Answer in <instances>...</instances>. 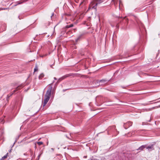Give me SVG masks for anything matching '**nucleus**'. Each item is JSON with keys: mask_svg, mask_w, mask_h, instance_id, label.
Masks as SVG:
<instances>
[{"mask_svg": "<svg viewBox=\"0 0 160 160\" xmlns=\"http://www.w3.org/2000/svg\"><path fill=\"white\" fill-rule=\"evenodd\" d=\"M52 87H50L47 91L45 96L43 106H45L49 100L51 96Z\"/></svg>", "mask_w": 160, "mask_h": 160, "instance_id": "nucleus-1", "label": "nucleus"}, {"mask_svg": "<svg viewBox=\"0 0 160 160\" xmlns=\"http://www.w3.org/2000/svg\"><path fill=\"white\" fill-rule=\"evenodd\" d=\"M102 2V0H93L90 4L88 10L91 9H94L96 10L97 4L101 3Z\"/></svg>", "mask_w": 160, "mask_h": 160, "instance_id": "nucleus-2", "label": "nucleus"}, {"mask_svg": "<svg viewBox=\"0 0 160 160\" xmlns=\"http://www.w3.org/2000/svg\"><path fill=\"white\" fill-rule=\"evenodd\" d=\"M69 76L68 75V74H67V75H65L64 76H63L62 77L58 79V81H57V82L58 83H59L62 80L64 79L65 78H66L68 77Z\"/></svg>", "mask_w": 160, "mask_h": 160, "instance_id": "nucleus-3", "label": "nucleus"}, {"mask_svg": "<svg viewBox=\"0 0 160 160\" xmlns=\"http://www.w3.org/2000/svg\"><path fill=\"white\" fill-rule=\"evenodd\" d=\"M147 149H148L149 151H151L152 150H154L153 147L152 145L148 146L147 147L146 146V148Z\"/></svg>", "mask_w": 160, "mask_h": 160, "instance_id": "nucleus-4", "label": "nucleus"}, {"mask_svg": "<svg viewBox=\"0 0 160 160\" xmlns=\"http://www.w3.org/2000/svg\"><path fill=\"white\" fill-rule=\"evenodd\" d=\"M146 148V146L145 145H142L138 149H137V150H143V149Z\"/></svg>", "mask_w": 160, "mask_h": 160, "instance_id": "nucleus-5", "label": "nucleus"}, {"mask_svg": "<svg viewBox=\"0 0 160 160\" xmlns=\"http://www.w3.org/2000/svg\"><path fill=\"white\" fill-rule=\"evenodd\" d=\"M44 74L43 73H41L39 76V79H42L44 77Z\"/></svg>", "mask_w": 160, "mask_h": 160, "instance_id": "nucleus-6", "label": "nucleus"}, {"mask_svg": "<svg viewBox=\"0 0 160 160\" xmlns=\"http://www.w3.org/2000/svg\"><path fill=\"white\" fill-rule=\"evenodd\" d=\"M82 35H79L77 38L75 39V41L76 42H78L81 38Z\"/></svg>", "mask_w": 160, "mask_h": 160, "instance_id": "nucleus-7", "label": "nucleus"}, {"mask_svg": "<svg viewBox=\"0 0 160 160\" xmlns=\"http://www.w3.org/2000/svg\"><path fill=\"white\" fill-rule=\"evenodd\" d=\"M38 70V68L37 65H36L34 69V72L37 71Z\"/></svg>", "mask_w": 160, "mask_h": 160, "instance_id": "nucleus-8", "label": "nucleus"}, {"mask_svg": "<svg viewBox=\"0 0 160 160\" xmlns=\"http://www.w3.org/2000/svg\"><path fill=\"white\" fill-rule=\"evenodd\" d=\"M126 124H128V125L129 127H130L132 126V122H127Z\"/></svg>", "mask_w": 160, "mask_h": 160, "instance_id": "nucleus-9", "label": "nucleus"}, {"mask_svg": "<svg viewBox=\"0 0 160 160\" xmlns=\"http://www.w3.org/2000/svg\"><path fill=\"white\" fill-rule=\"evenodd\" d=\"M8 153H7L6 155H4V156H3V157H2V160H4V159L5 158H6L7 157V156H8Z\"/></svg>", "mask_w": 160, "mask_h": 160, "instance_id": "nucleus-10", "label": "nucleus"}, {"mask_svg": "<svg viewBox=\"0 0 160 160\" xmlns=\"http://www.w3.org/2000/svg\"><path fill=\"white\" fill-rule=\"evenodd\" d=\"M73 25L72 24H71L70 25H68L67 26H66V28H70L72 27L73 26Z\"/></svg>", "mask_w": 160, "mask_h": 160, "instance_id": "nucleus-11", "label": "nucleus"}, {"mask_svg": "<svg viewBox=\"0 0 160 160\" xmlns=\"http://www.w3.org/2000/svg\"><path fill=\"white\" fill-rule=\"evenodd\" d=\"M16 3H17V4H16L15 5V6H16L18 4H20L22 3V2L19 1L18 2H17Z\"/></svg>", "mask_w": 160, "mask_h": 160, "instance_id": "nucleus-12", "label": "nucleus"}, {"mask_svg": "<svg viewBox=\"0 0 160 160\" xmlns=\"http://www.w3.org/2000/svg\"><path fill=\"white\" fill-rule=\"evenodd\" d=\"M37 143L39 146H40V145H42L43 144V143L42 142H37Z\"/></svg>", "mask_w": 160, "mask_h": 160, "instance_id": "nucleus-13", "label": "nucleus"}, {"mask_svg": "<svg viewBox=\"0 0 160 160\" xmlns=\"http://www.w3.org/2000/svg\"><path fill=\"white\" fill-rule=\"evenodd\" d=\"M19 88H20V87H19V86L17 87V88L15 90H14L13 91L14 92H15L17 90H18L19 89Z\"/></svg>", "mask_w": 160, "mask_h": 160, "instance_id": "nucleus-14", "label": "nucleus"}, {"mask_svg": "<svg viewBox=\"0 0 160 160\" xmlns=\"http://www.w3.org/2000/svg\"><path fill=\"white\" fill-rule=\"evenodd\" d=\"M106 81L105 80H100V83H102V82H106Z\"/></svg>", "mask_w": 160, "mask_h": 160, "instance_id": "nucleus-15", "label": "nucleus"}, {"mask_svg": "<svg viewBox=\"0 0 160 160\" xmlns=\"http://www.w3.org/2000/svg\"><path fill=\"white\" fill-rule=\"evenodd\" d=\"M3 119H2V118H0V122L1 123H4V122H3Z\"/></svg>", "mask_w": 160, "mask_h": 160, "instance_id": "nucleus-16", "label": "nucleus"}, {"mask_svg": "<svg viewBox=\"0 0 160 160\" xmlns=\"http://www.w3.org/2000/svg\"><path fill=\"white\" fill-rule=\"evenodd\" d=\"M78 0H75V1L77 3H78Z\"/></svg>", "mask_w": 160, "mask_h": 160, "instance_id": "nucleus-17", "label": "nucleus"}, {"mask_svg": "<svg viewBox=\"0 0 160 160\" xmlns=\"http://www.w3.org/2000/svg\"><path fill=\"white\" fill-rule=\"evenodd\" d=\"M54 79H55V80H57V78H55V77H54Z\"/></svg>", "mask_w": 160, "mask_h": 160, "instance_id": "nucleus-18", "label": "nucleus"}, {"mask_svg": "<svg viewBox=\"0 0 160 160\" xmlns=\"http://www.w3.org/2000/svg\"><path fill=\"white\" fill-rule=\"evenodd\" d=\"M84 158H87V156H84Z\"/></svg>", "mask_w": 160, "mask_h": 160, "instance_id": "nucleus-19", "label": "nucleus"}, {"mask_svg": "<svg viewBox=\"0 0 160 160\" xmlns=\"http://www.w3.org/2000/svg\"><path fill=\"white\" fill-rule=\"evenodd\" d=\"M50 67L51 68H53L52 67V65H50Z\"/></svg>", "mask_w": 160, "mask_h": 160, "instance_id": "nucleus-20", "label": "nucleus"}, {"mask_svg": "<svg viewBox=\"0 0 160 160\" xmlns=\"http://www.w3.org/2000/svg\"><path fill=\"white\" fill-rule=\"evenodd\" d=\"M18 18H19V19H20V18H19V16L18 17Z\"/></svg>", "mask_w": 160, "mask_h": 160, "instance_id": "nucleus-21", "label": "nucleus"}, {"mask_svg": "<svg viewBox=\"0 0 160 160\" xmlns=\"http://www.w3.org/2000/svg\"><path fill=\"white\" fill-rule=\"evenodd\" d=\"M82 2L81 3H80V4H82Z\"/></svg>", "mask_w": 160, "mask_h": 160, "instance_id": "nucleus-22", "label": "nucleus"}, {"mask_svg": "<svg viewBox=\"0 0 160 160\" xmlns=\"http://www.w3.org/2000/svg\"><path fill=\"white\" fill-rule=\"evenodd\" d=\"M13 93H12V94H11L10 96H11Z\"/></svg>", "mask_w": 160, "mask_h": 160, "instance_id": "nucleus-23", "label": "nucleus"}, {"mask_svg": "<svg viewBox=\"0 0 160 160\" xmlns=\"http://www.w3.org/2000/svg\"><path fill=\"white\" fill-rule=\"evenodd\" d=\"M125 128V129H127V128Z\"/></svg>", "mask_w": 160, "mask_h": 160, "instance_id": "nucleus-24", "label": "nucleus"}, {"mask_svg": "<svg viewBox=\"0 0 160 160\" xmlns=\"http://www.w3.org/2000/svg\"><path fill=\"white\" fill-rule=\"evenodd\" d=\"M52 16H53V14L52 15L51 17H52Z\"/></svg>", "mask_w": 160, "mask_h": 160, "instance_id": "nucleus-25", "label": "nucleus"}, {"mask_svg": "<svg viewBox=\"0 0 160 160\" xmlns=\"http://www.w3.org/2000/svg\"><path fill=\"white\" fill-rule=\"evenodd\" d=\"M52 16H53V14L52 15L51 17H52Z\"/></svg>", "mask_w": 160, "mask_h": 160, "instance_id": "nucleus-26", "label": "nucleus"}, {"mask_svg": "<svg viewBox=\"0 0 160 160\" xmlns=\"http://www.w3.org/2000/svg\"><path fill=\"white\" fill-rule=\"evenodd\" d=\"M52 16H53V14L52 15L51 17H52Z\"/></svg>", "mask_w": 160, "mask_h": 160, "instance_id": "nucleus-27", "label": "nucleus"}]
</instances>
